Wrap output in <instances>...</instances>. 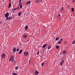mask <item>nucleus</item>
I'll use <instances>...</instances> for the list:
<instances>
[{"mask_svg": "<svg viewBox=\"0 0 75 75\" xmlns=\"http://www.w3.org/2000/svg\"><path fill=\"white\" fill-rule=\"evenodd\" d=\"M58 43L59 44H61V41H59L58 42Z\"/></svg>", "mask_w": 75, "mask_h": 75, "instance_id": "obj_25", "label": "nucleus"}, {"mask_svg": "<svg viewBox=\"0 0 75 75\" xmlns=\"http://www.w3.org/2000/svg\"><path fill=\"white\" fill-rule=\"evenodd\" d=\"M9 16V14L8 12L6 13V14H5V17H6L7 20H8V17Z\"/></svg>", "mask_w": 75, "mask_h": 75, "instance_id": "obj_1", "label": "nucleus"}, {"mask_svg": "<svg viewBox=\"0 0 75 75\" xmlns=\"http://www.w3.org/2000/svg\"><path fill=\"white\" fill-rule=\"evenodd\" d=\"M10 7H11V2H10L9 3V6H8V8H10Z\"/></svg>", "mask_w": 75, "mask_h": 75, "instance_id": "obj_17", "label": "nucleus"}, {"mask_svg": "<svg viewBox=\"0 0 75 75\" xmlns=\"http://www.w3.org/2000/svg\"><path fill=\"white\" fill-rule=\"evenodd\" d=\"M64 62V60H62V61H61L60 63V65H62Z\"/></svg>", "mask_w": 75, "mask_h": 75, "instance_id": "obj_4", "label": "nucleus"}, {"mask_svg": "<svg viewBox=\"0 0 75 75\" xmlns=\"http://www.w3.org/2000/svg\"><path fill=\"white\" fill-rule=\"evenodd\" d=\"M19 4L20 5V8H22V7H23V6H22V4L21 3H19Z\"/></svg>", "mask_w": 75, "mask_h": 75, "instance_id": "obj_7", "label": "nucleus"}, {"mask_svg": "<svg viewBox=\"0 0 75 75\" xmlns=\"http://www.w3.org/2000/svg\"><path fill=\"white\" fill-rule=\"evenodd\" d=\"M44 28H45V26H44Z\"/></svg>", "mask_w": 75, "mask_h": 75, "instance_id": "obj_44", "label": "nucleus"}, {"mask_svg": "<svg viewBox=\"0 0 75 75\" xmlns=\"http://www.w3.org/2000/svg\"><path fill=\"white\" fill-rule=\"evenodd\" d=\"M41 1H41V2H42V1H42V0H40Z\"/></svg>", "mask_w": 75, "mask_h": 75, "instance_id": "obj_43", "label": "nucleus"}, {"mask_svg": "<svg viewBox=\"0 0 75 75\" xmlns=\"http://www.w3.org/2000/svg\"><path fill=\"white\" fill-rule=\"evenodd\" d=\"M72 1H73V3H74L75 2V0H72Z\"/></svg>", "mask_w": 75, "mask_h": 75, "instance_id": "obj_30", "label": "nucleus"}, {"mask_svg": "<svg viewBox=\"0 0 75 75\" xmlns=\"http://www.w3.org/2000/svg\"><path fill=\"white\" fill-rule=\"evenodd\" d=\"M61 16V15L60 14L58 15V16Z\"/></svg>", "mask_w": 75, "mask_h": 75, "instance_id": "obj_41", "label": "nucleus"}, {"mask_svg": "<svg viewBox=\"0 0 75 75\" xmlns=\"http://www.w3.org/2000/svg\"><path fill=\"white\" fill-rule=\"evenodd\" d=\"M13 59H14V57L13 56H11L9 59L10 61H12V60H13Z\"/></svg>", "mask_w": 75, "mask_h": 75, "instance_id": "obj_2", "label": "nucleus"}, {"mask_svg": "<svg viewBox=\"0 0 75 75\" xmlns=\"http://www.w3.org/2000/svg\"><path fill=\"white\" fill-rule=\"evenodd\" d=\"M60 41H62V38H61L60 39Z\"/></svg>", "mask_w": 75, "mask_h": 75, "instance_id": "obj_29", "label": "nucleus"}, {"mask_svg": "<svg viewBox=\"0 0 75 75\" xmlns=\"http://www.w3.org/2000/svg\"><path fill=\"white\" fill-rule=\"evenodd\" d=\"M11 0H9V2H11Z\"/></svg>", "mask_w": 75, "mask_h": 75, "instance_id": "obj_42", "label": "nucleus"}, {"mask_svg": "<svg viewBox=\"0 0 75 75\" xmlns=\"http://www.w3.org/2000/svg\"><path fill=\"white\" fill-rule=\"evenodd\" d=\"M66 53H67V51L65 50H63L62 52V54H66Z\"/></svg>", "mask_w": 75, "mask_h": 75, "instance_id": "obj_9", "label": "nucleus"}, {"mask_svg": "<svg viewBox=\"0 0 75 75\" xmlns=\"http://www.w3.org/2000/svg\"><path fill=\"white\" fill-rule=\"evenodd\" d=\"M27 35H23V37L24 38H27Z\"/></svg>", "mask_w": 75, "mask_h": 75, "instance_id": "obj_8", "label": "nucleus"}, {"mask_svg": "<svg viewBox=\"0 0 75 75\" xmlns=\"http://www.w3.org/2000/svg\"><path fill=\"white\" fill-rule=\"evenodd\" d=\"M40 54V52H38L37 53V55H38V54Z\"/></svg>", "mask_w": 75, "mask_h": 75, "instance_id": "obj_31", "label": "nucleus"}, {"mask_svg": "<svg viewBox=\"0 0 75 75\" xmlns=\"http://www.w3.org/2000/svg\"><path fill=\"white\" fill-rule=\"evenodd\" d=\"M46 45H47V44H45L43 45L42 47H45Z\"/></svg>", "mask_w": 75, "mask_h": 75, "instance_id": "obj_16", "label": "nucleus"}, {"mask_svg": "<svg viewBox=\"0 0 75 75\" xmlns=\"http://www.w3.org/2000/svg\"><path fill=\"white\" fill-rule=\"evenodd\" d=\"M71 10H72V12H73L74 11V8H71Z\"/></svg>", "mask_w": 75, "mask_h": 75, "instance_id": "obj_19", "label": "nucleus"}, {"mask_svg": "<svg viewBox=\"0 0 75 75\" xmlns=\"http://www.w3.org/2000/svg\"><path fill=\"white\" fill-rule=\"evenodd\" d=\"M24 55H25V56H27L28 55V52H25L24 53Z\"/></svg>", "mask_w": 75, "mask_h": 75, "instance_id": "obj_6", "label": "nucleus"}, {"mask_svg": "<svg viewBox=\"0 0 75 75\" xmlns=\"http://www.w3.org/2000/svg\"><path fill=\"white\" fill-rule=\"evenodd\" d=\"M75 43V40H74L73 42H72V44H74Z\"/></svg>", "mask_w": 75, "mask_h": 75, "instance_id": "obj_23", "label": "nucleus"}, {"mask_svg": "<svg viewBox=\"0 0 75 75\" xmlns=\"http://www.w3.org/2000/svg\"><path fill=\"white\" fill-rule=\"evenodd\" d=\"M64 8H62L61 9V11H63V10H64Z\"/></svg>", "mask_w": 75, "mask_h": 75, "instance_id": "obj_24", "label": "nucleus"}, {"mask_svg": "<svg viewBox=\"0 0 75 75\" xmlns=\"http://www.w3.org/2000/svg\"><path fill=\"white\" fill-rule=\"evenodd\" d=\"M13 75H17V73H12Z\"/></svg>", "mask_w": 75, "mask_h": 75, "instance_id": "obj_20", "label": "nucleus"}, {"mask_svg": "<svg viewBox=\"0 0 75 75\" xmlns=\"http://www.w3.org/2000/svg\"><path fill=\"white\" fill-rule=\"evenodd\" d=\"M21 0H20L19 3H21Z\"/></svg>", "mask_w": 75, "mask_h": 75, "instance_id": "obj_33", "label": "nucleus"}, {"mask_svg": "<svg viewBox=\"0 0 75 75\" xmlns=\"http://www.w3.org/2000/svg\"><path fill=\"white\" fill-rule=\"evenodd\" d=\"M16 48L14 49L13 50V52H16Z\"/></svg>", "mask_w": 75, "mask_h": 75, "instance_id": "obj_13", "label": "nucleus"}, {"mask_svg": "<svg viewBox=\"0 0 75 75\" xmlns=\"http://www.w3.org/2000/svg\"><path fill=\"white\" fill-rule=\"evenodd\" d=\"M13 62H15V60H13Z\"/></svg>", "mask_w": 75, "mask_h": 75, "instance_id": "obj_35", "label": "nucleus"}, {"mask_svg": "<svg viewBox=\"0 0 75 75\" xmlns=\"http://www.w3.org/2000/svg\"><path fill=\"white\" fill-rule=\"evenodd\" d=\"M67 43V42H66V41H65V42H64V44H66Z\"/></svg>", "mask_w": 75, "mask_h": 75, "instance_id": "obj_38", "label": "nucleus"}, {"mask_svg": "<svg viewBox=\"0 0 75 75\" xmlns=\"http://www.w3.org/2000/svg\"><path fill=\"white\" fill-rule=\"evenodd\" d=\"M51 48V47H48L47 49H50Z\"/></svg>", "mask_w": 75, "mask_h": 75, "instance_id": "obj_37", "label": "nucleus"}, {"mask_svg": "<svg viewBox=\"0 0 75 75\" xmlns=\"http://www.w3.org/2000/svg\"><path fill=\"white\" fill-rule=\"evenodd\" d=\"M30 61H29V62H30Z\"/></svg>", "mask_w": 75, "mask_h": 75, "instance_id": "obj_46", "label": "nucleus"}, {"mask_svg": "<svg viewBox=\"0 0 75 75\" xmlns=\"http://www.w3.org/2000/svg\"><path fill=\"white\" fill-rule=\"evenodd\" d=\"M43 48H44V47H43Z\"/></svg>", "mask_w": 75, "mask_h": 75, "instance_id": "obj_47", "label": "nucleus"}, {"mask_svg": "<svg viewBox=\"0 0 75 75\" xmlns=\"http://www.w3.org/2000/svg\"><path fill=\"white\" fill-rule=\"evenodd\" d=\"M59 40V38L58 37H57L55 39L56 41H57V40Z\"/></svg>", "mask_w": 75, "mask_h": 75, "instance_id": "obj_18", "label": "nucleus"}, {"mask_svg": "<svg viewBox=\"0 0 75 75\" xmlns=\"http://www.w3.org/2000/svg\"><path fill=\"white\" fill-rule=\"evenodd\" d=\"M56 47H59V46L58 45L56 46Z\"/></svg>", "mask_w": 75, "mask_h": 75, "instance_id": "obj_36", "label": "nucleus"}, {"mask_svg": "<svg viewBox=\"0 0 75 75\" xmlns=\"http://www.w3.org/2000/svg\"><path fill=\"white\" fill-rule=\"evenodd\" d=\"M27 28H28V26H27V25H26L25 26V30H27Z\"/></svg>", "mask_w": 75, "mask_h": 75, "instance_id": "obj_14", "label": "nucleus"}, {"mask_svg": "<svg viewBox=\"0 0 75 75\" xmlns=\"http://www.w3.org/2000/svg\"><path fill=\"white\" fill-rule=\"evenodd\" d=\"M17 9H20V8H18V7L17 8H16Z\"/></svg>", "mask_w": 75, "mask_h": 75, "instance_id": "obj_40", "label": "nucleus"}, {"mask_svg": "<svg viewBox=\"0 0 75 75\" xmlns=\"http://www.w3.org/2000/svg\"><path fill=\"white\" fill-rule=\"evenodd\" d=\"M27 41H28V40Z\"/></svg>", "mask_w": 75, "mask_h": 75, "instance_id": "obj_45", "label": "nucleus"}, {"mask_svg": "<svg viewBox=\"0 0 75 75\" xmlns=\"http://www.w3.org/2000/svg\"><path fill=\"white\" fill-rule=\"evenodd\" d=\"M13 10H17V8H13Z\"/></svg>", "mask_w": 75, "mask_h": 75, "instance_id": "obj_28", "label": "nucleus"}, {"mask_svg": "<svg viewBox=\"0 0 75 75\" xmlns=\"http://www.w3.org/2000/svg\"><path fill=\"white\" fill-rule=\"evenodd\" d=\"M42 67H43V66H44V63H42Z\"/></svg>", "mask_w": 75, "mask_h": 75, "instance_id": "obj_27", "label": "nucleus"}, {"mask_svg": "<svg viewBox=\"0 0 75 75\" xmlns=\"http://www.w3.org/2000/svg\"><path fill=\"white\" fill-rule=\"evenodd\" d=\"M16 51L17 52L18 51H19V48H18L17 49Z\"/></svg>", "mask_w": 75, "mask_h": 75, "instance_id": "obj_26", "label": "nucleus"}, {"mask_svg": "<svg viewBox=\"0 0 75 75\" xmlns=\"http://www.w3.org/2000/svg\"><path fill=\"white\" fill-rule=\"evenodd\" d=\"M39 74V72L38 71H35V75H37Z\"/></svg>", "mask_w": 75, "mask_h": 75, "instance_id": "obj_5", "label": "nucleus"}, {"mask_svg": "<svg viewBox=\"0 0 75 75\" xmlns=\"http://www.w3.org/2000/svg\"><path fill=\"white\" fill-rule=\"evenodd\" d=\"M11 17L10 16L8 18V20L10 21L11 20Z\"/></svg>", "mask_w": 75, "mask_h": 75, "instance_id": "obj_21", "label": "nucleus"}, {"mask_svg": "<svg viewBox=\"0 0 75 75\" xmlns=\"http://www.w3.org/2000/svg\"><path fill=\"white\" fill-rule=\"evenodd\" d=\"M36 3H40V1L39 0H37L36 1Z\"/></svg>", "mask_w": 75, "mask_h": 75, "instance_id": "obj_15", "label": "nucleus"}, {"mask_svg": "<svg viewBox=\"0 0 75 75\" xmlns=\"http://www.w3.org/2000/svg\"><path fill=\"white\" fill-rule=\"evenodd\" d=\"M5 57H6V54H5L4 53H3L2 54L1 57L2 58H4Z\"/></svg>", "mask_w": 75, "mask_h": 75, "instance_id": "obj_3", "label": "nucleus"}, {"mask_svg": "<svg viewBox=\"0 0 75 75\" xmlns=\"http://www.w3.org/2000/svg\"><path fill=\"white\" fill-rule=\"evenodd\" d=\"M18 67L17 66L16 67L15 69H16V70H17V69H18Z\"/></svg>", "mask_w": 75, "mask_h": 75, "instance_id": "obj_22", "label": "nucleus"}, {"mask_svg": "<svg viewBox=\"0 0 75 75\" xmlns=\"http://www.w3.org/2000/svg\"><path fill=\"white\" fill-rule=\"evenodd\" d=\"M30 3H31V1H29L26 3V5H28V4H30Z\"/></svg>", "mask_w": 75, "mask_h": 75, "instance_id": "obj_11", "label": "nucleus"}, {"mask_svg": "<svg viewBox=\"0 0 75 75\" xmlns=\"http://www.w3.org/2000/svg\"><path fill=\"white\" fill-rule=\"evenodd\" d=\"M22 52H23V50L21 49L19 51V54H21V53H22Z\"/></svg>", "mask_w": 75, "mask_h": 75, "instance_id": "obj_10", "label": "nucleus"}, {"mask_svg": "<svg viewBox=\"0 0 75 75\" xmlns=\"http://www.w3.org/2000/svg\"><path fill=\"white\" fill-rule=\"evenodd\" d=\"M57 49H59V47H56Z\"/></svg>", "mask_w": 75, "mask_h": 75, "instance_id": "obj_34", "label": "nucleus"}, {"mask_svg": "<svg viewBox=\"0 0 75 75\" xmlns=\"http://www.w3.org/2000/svg\"><path fill=\"white\" fill-rule=\"evenodd\" d=\"M21 12H19L18 14V16H21Z\"/></svg>", "mask_w": 75, "mask_h": 75, "instance_id": "obj_12", "label": "nucleus"}, {"mask_svg": "<svg viewBox=\"0 0 75 75\" xmlns=\"http://www.w3.org/2000/svg\"><path fill=\"white\" fill-rule=\"evenodd\" d=\"M2 23V22H0V24H1Z\"/></svg>", "mask_w": 75, "mask_h": 75, "instance_id": "obj_39", "label": "nucleus"}, {"mask_svg": "<svg viewBox=\"0 0 75 75\" xmlns=\"http://www.w3.org/2000/svg\"><path fill=\"white\" fill-rule=\"evenodd\" d=\"M14 10H12V12H13V13H14Z\"/></svg>", "mask_w": 75, "mask_h": 75, "instance_id": "obj_32", "label": "nucleus"}]
</instances>
